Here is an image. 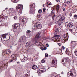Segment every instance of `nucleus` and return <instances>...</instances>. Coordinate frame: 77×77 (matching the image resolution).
Here are the masks:
<instances>
[{
    "instance_id": "f257e3e1",
    "label": "nucleus",
    "mask_w": 77,
    "mask_h": 77,
    "mask_svg": "<svg viewBox=\"0 0 77 77\" xmlns=\"http://www.w3.org/2000/svg\"><path fill=\"white\" fill-rule=\"evenodd\" d=\"M26 37L25 36H23L21 37V38L19 39L18 41L19 42V44L18 45V46L17 47L18 49H19L21 47V42L22 43H24L26 41Z\"/></svg>"
},
{
    "instance_id": "f03ea898",
    "label": "nucleus",
    "mask_w": 77,
    "mask_h": 77,
    "mask_svg": "<svg viewBox=\"0 0 77 77\" xmlns=\"http://www.w3.org/2000/svg\"><path fill=\"white\" fill-rule=\"evenodd\" d=\"M23 5L21 4H18L16 7V10L20 14H22V10Z\"/></svg>"
},
{
    "instance_id": "7ed1b4c3",
    "label": "nucleus",
    "mask_w": 77,
    "mask_h": 77,
    "mask_svg": "<svg viewBox=\"0 0 77 77\" xmlns=\"http://www.w3.org/2000/svg\"><path fill=\"white\" fill-rule=\"evenodd\" d=\"M69 60V59L68 58H65L62 60V62H61V63L63 64L64 66H65L66 67L68 68V66H67V64L66 63H68V60Z\"/></svg>"
},
{
    "instance_id": "20e7f679",
    "label": "nucleus",
    "mask_w": 77,
    "mask_h": 77,
    "mask_svg": "<svg viewBox=\"0 0 77 77\" xmlns=\"http://www.w3.org/2000/svg\"><path fill=\"white\" fill-rule=\"evenodd\" d=\"M6 36H8L10 37V36H9L8 35L6 34H3L2 35H1V40H3L4 41H7V38H6Z\"/></svg>"
},
{
    "instance_id": "39448f33",
    "label": "nucleus",
    "mask_w": 77,
    "mask_h": 77,
    "mask_svg": "<svg viewBox=\"0 0 77 77\" xmlns=\"http://www.w3.org/2000/svg\"><path fill=\"white\" fill-rule=\"evenodd\" d=\"M9 15L10 16H13V15H16L17 12L15 10L11 9L10 10H9Z\"/></svg>"
},
{
    "instance_id": "423d86ee",
    "label": "nucleus",
    "mask_w": 77,
    "mask_h": 77,
    "mask_svg": "<svg viewBox=\"0 0 77 77\" xmlns=\"http://www.w3.org/2000/svg\"><path fill=\"white\" fill-rule=\"evenodd\" d=\"M77 45V42L75 41H72L71 42V44L70 45L71 46L72 48H74L75 46Z\"/></svg>"
},
{
    "instance_id": "0eeeda50",
    "label": "nucleus",
    "mask_w": 77,
    "mask_h": 77,
    "mask_svg": "<svg viewBox=\"0 0 77 77\" xmlns=\"http://www.w3.org/2000/svg\"><path fill=\"white\" fill-rule=\"evenodd\" d=\"M51 67L56 68V66H57V60H56L55 61L54 60H53L51 63Z\"/></svg>"
},
{
    "instance_id": "6e6552de",
    "label": "nucleus",
    "mask_w": 77,
    "mask_h": 77,
    "mask_svg": "<svg viewBox=\"0 0 77 77\" xmlns=\"http://www.w3.org/2000/svg\"><path fill=\"white\" fill-rule=\"evenodd\" d=\"M3 54H4V55H6L7 54V55H9V54H11V51L9 49H7L6 50H4L3 51Z\"/></svg>"
},
{
    "instance_id": "1a4fd4ad",
    "label": "nucleus",
    "mask_w": 77,
    "mask_h": 77,
    "mask_svg": "<svg viewBox=\"0 0 77 77\" xmlns=\"http://www.w3.org/2000/svg\"><path fill=\"white\" fill-rule=\"evenodd\" d=\"M56 21H61V23H63V22L65 21V17H63L61 18L58 17L57 18Z\"/></svg>"
},
{
    "instance_id": "9d476101",
    "label": "nucleus",
    "mask_w": 77,
    "mask_h": 77,
    "mask_svg": "<svg viewBox=\"0 0 77 77\" xmlns=\"http://www.w3.org/2000/svg\"><path fill=\"white\" fill-rule=\"evenodd\" d=\"M54 37L55 38V40L57 42H60V40L59 37H60V36L59 35H55L54 36Z\"/></svg>"
},
{
    "instance_id": "9b49d317",
    "label": "nucleus",
    "mask_w": 77,
    "mask_h": 77,
    "mask_svg": "<svg viewBox=\"0 0 77 77\" xmlns=\"http://www.w3.org/2000/svg\"><path fill=\"white\" fill-rule=\"evenodd\" d=\"M10 58L11 59H13V60H14V62L17 60V57H16V56L14 54L11 55L10 57Z\"/></svg>"
},
{
    "instance_id": "f8f14e48",
    "label": "nucleus",
    "mask_w": 77,
    "mask_h": 77,
    "mask_svg": "<svg viewBox=\"0 0 77 77\" xmlns=\"http://www.w3.org/2000/svg\"><path fill=\"white\" fill-rule=\"evenodd\" d=\"M67 77H74V75L71 72H69L67 74Z\"/></svg>"
},
{
    "instance_id": "ddd939ff",
    "label": "nucleus",
    "mask_w": 77,
    "mask_h": 77,
    "mask_svg": "<svg viewBox=\"0 0 77 77\" xmlns=\"http://www.w3.org/2000/svg\"><path fill=\"white\" fill-rule=\"evenodd\" d=\"M20 26V23H16L15 25H13V27L14 29H17Z\"/></svg>"
},
{
    "instance_id": "4468645a",
    "label": "nucleus",
    "mask_w": 77,
    "mask_h": 77,
    "mask_svg": "<svg viewBox=\"0 0 77 77\" xmlns=\"http://www.w3.org/2000/svg\"><path fill=\"white\" fill-rule=\"evenodd\" d=\"M66 34H63V39L64 41H66Z\"/></svg>"
},
{
    "instance_id": "2eb2a0df",
    "label": "nucleus",
    "mask_w": 77,
    "mask_h": 77,
    "mask_svg": "<svg viewBox=\"0 0 77 77\" xmlns=\"http://www.w3.org/2000/svg\"><path fill=\"white\" fill-rule=\"evenodd\" d=\"M27 20L26 19V18H22L21 19V21L23 23H24L25 24L26 23V20Z\"/></svg>"
},
{
    "instance_id": "dca6fc26",
    "label": "nucleus",
    "mask_w": 77,
    "mask_h": 77,
    "mask_svg": "<svg viewBox=\"0 0 77 77\" xmlns=\"http://www.w3.org/2000/svg\"><path fill=\"white\" fill-rule=\"evenodd\" d=\"M32 69H34L35 70V69H38V67L36 65H34L32 66Z\"/></svg>"
},
{
    "instance_id": "f3484780",
    "label": "nucleus",
    "mask_w": 77,
    "mask_h": 77,
    "mask_svg": "<svg viewBox=\"0 0 77 77\" xmlns=\"http://www.w3.org/2000/svg\"><path fill=\"white\" fill-rule=\"evenodd\" d=\"M59 32V30L58 29V28H56L55 29V32H54V34H56V35L58 34V33Z\"/></svg>"
},
{
    "instance_id": "a211bd4d",
    "label": "nucleus",
    "mask_w": 77,
    "mask_h": 77,
    "mask_svg": "<svg viewBox=\"0 0 77 77\" xmlns=\"http://www.w3.org/2000/svg\"><path fill=\"white\" fill-rule=\"evenodd\" d=\"M36 27L37 28V29H41V24H37L36 25Z\"/></svg>"
},
{
    "instance_id": "6ab92c4d",
    "label": "nucleus",
    "mask_w": 77,
    "mask_h": 77,
    "mask_svg": "<svg viewBox=\"0 0 77 77\" xmlns=\"http://www.w3.org/2000/svg\"><path fill=\"white\" fill-rule=\"evenodd\" d=\"M35 12V10H33L32 9V10H31L29 12L30 14H34Z\"/></svg>"
},
{
    "instance_id": "aec40b11",
    "label": "nucleus",
    "mask_w": 77,
    "mask_h": 77,
    "mask_svg": "<svg viewBox=\"0 0 77 77\" xmlns=\"http://www.w3.org/2000/svg\"><path fill=\"white\" fill-rule=\"evenodd\" d=\"M39 35H40L39 33H38L35 36V38L36 39H38L40 38Z\"/></svg>"
},
{
    "instance_id": "412c9836",
    "label": "nucleus",
    "mask_w": 77,
    "mask_h": 77,
    "mask_svg": "<svg viewBox=\"0 0 77 77\" xmlns=\"http://www.w3.org/2000/svg\"><path fill=\"white\" fill-rule=\"evenodd\" d=\"M7 17H8V16H6L3 15L2 17V20H7L6 18H7Z\"/></svg>"
},
{
    "instance_id": "4be33fe9",
    "label": "nucleus",
    "mask_w": 77,
    "mask_h": 77,
    "mask_svg": "<svg viewBox=\"0 0 77 77\" xmlns=\"http://www.w3.org/2000/svg\"><path fill=\"white\" fill-rule=\"evenodd\" d=\"M73 26L74 25L73 24V23H70L69 25V27L71 28L72 27H73Z\"/></svg>"
},
{
    "instance_id": "5701e85b",
    "label": "nucleus",
    "mask_w": 77,
    "mask_h": 77,
    "mask_svg": "<svg viewBox=\"0 0 77 77\" xmlns=\"http://www.w3.org/2000/svg\"><path fill=\"white\" fill-rule=\"evenodd\" d=\"M56 9L57 12H59V5H57Z\"/></svg>"
},
{
    "instance_id": "b1692460",
    "label": "nucleus",
    "mask_w": 77,
    "mask_h": 77,
    "mask_svg": "<svg viewBox=\"0 0 77 77\" xmlns=\"http://www.w3.org/2000/svg\"><path fill=\"white\" fill-rule=\"evenodd\" d=\"M34 43H35L36 45H40L41 43L39 42H36V40H35V42H34Z\"/></svg>"
},
{
    "instance_id": "393cba45",
    "label": "nucleus",
    "mask_w": 77,
    "mask_h": 77,
    "mask_svg": "<svg viewBox=\"0 0 77 77\" xmlns=\"http://www.w3.org/2000/svg\"><path fill=\"white\" fill-rule=\"evenodd\" d=\"M30 42H28L26 44V46L27 47L28 46H29V45H30Z\"/></svg>"
},
{
    "instance_id": "a878e982",
    "label": "nucleus",
    "mask_w": 77,
    "mask_h": 77,
    "mask_svg": "<svg viewBox=\"0 0 77 77\" xmlns=\"http://www.w3.org/2000/svg\"><path fill=\"white\" fill-rule=\"evenodd\" d=\"M33 5H35V4L33 3V4H32L31 5H30V8H32V9H35V8H34V6H33Z\"/></svg>"
},
{
    "instance_id": "bb28decb",
    "label": "nucleus",
    "mask_w": 77,
    "mask_h": 77,
    "mask_svg": "<svg viewBox=\"0 0 77 77\" xmlns=\"http://www.w3.org/2000/svg\"><path fill=\"white\" fill-rule=\"evenodd\" d=\"M0 26H6V25L3 22L0 24Z\"/></svg>"
},
{
    "instance_id": "cd10ccee",
    "label": "nucleus",
    "mask_w": 77,
    "mask_h": 77,
    "mask_svg": "<svg viewBox=\"0 0 77 77\" xmlns=\"http://www.w3.org/2000/svg\"><path fill=\"white\" fill-rule=\"evenodd\" d=\"M14 60L13 59V60L12 59H11L9 61H8V62L9 63H11V62H13L14 61Z\"/></svg>"
},
{
    "instance_id": "c85d7f7f",
    "label": "nucleus",
    "mask_w": 77,
    "mask_h": 77,
    "mask_svg": "<svg viewBox=\"0 0 77 77\" xmlns=\"http://www.w3.org/2000/svg\"><path fill=\"white\" fill-rule=\"evenodd\" d=\"M37 17L38 18H39L41 17V14L39 13L38 14H37Z\"/></svg>"
},
{
    "instance_id": "c756f323",
    "label": "nucleus",
    "mask_w": 77,
    "mask_h": 77,
    "mask_svg": "<svg viewBox=\"0 0 77 77\" xmlns=\"http://www.w3.org/2000/svg\"><path fill=\"white\" fill-rule=\"evenodd\" d=\"M75 31L73 32V31H72V33L73 34H74V33H77V28H76V29H75Z\"/></svg>"
},
{
    "instance_id": "7c9ffc66",
    "label": "nucleus",
    "mask_w": 77,
    "mask_h": 77,
    "mask_svg": "<svg viewBox=\"0 0 77 77\" xmlns=\"http://www.w3.org/2000/svg\"><path fill=\"white\" fill-rule=\"evenodd\" d=\"M72 13H75V10L74 9H72Z\"/></svg>"
},
{
    "instance_id": "2f4dec72",
    "label": "nucleus",
    "mask_w": 77,
    "mask_h": 77,
    "mask_svg": "<svg viewBox=\"0 0 77 77\" xmlns=\"http://www.w3.org/2000/svg\"><path fill=\"white\" fill-rule=\"evenodd\" d=\"M41 72H45V69H43L40 70Z\"/></svg>"
},
{
    "instance_id": "473e14b6",
    "label": "nucleus",
    "mask_w": 77,
    "mask_h": 77,
    "mask_svg": "<svg viewBox=\"0 0 77 77\" xmlns=\"http://www.w3.org/2000/svg\"><path fill=\"white\" fill-rule=\"evenodd\" d=\"M45 60L44 59H43L41 60V63H44V62H45Z\"/></svg>"
},
{
    "instance_id": "72a5a7b5",
    "label": "nucleus",
    "mask_w": 77,
    "mask_h": 77,
    "mask_svg": "<svg viewBox=\"0 0 77 77\" xmlns=\"http://www.w3.org/2000/svg\"><path fill=\"white\" fill-rule=\"evenodd\" d=\"M27 57H24L23 59H22V60H24V61H26L27 60Z\"/></svg>"
},
{
    "instance_id": "f704fd0d",
    "label": "nucleus",
    "mask_w": 77,
    "mask_h": 77,
    "mask_svg": "<svg viewBox=\"0 0 77 77\" xmlns=\"http://www.w3.org/2000/svg\"><path fill=\"white\" fill-rule=\"evenodd\" d=\"M67 4H66V2H65L63 4V6H66V5Z\"/></svg>"
},
{
    "instance_id": "c9c22d12",
    "label": "nucleus",
    "mask_w": 77,
    "mask_h": 77,
    "mask_svg": "<svg viewBox=\"0 0 77 77\" xmlns=\"http://www.w3.org/2000/svg\"><path fill=\"white\" fill-rule=\"evenodd\" d=\"M41 12H42V10L41 9L39 10L38 11V13H39V14H41Z\"/></svg>"
},
{
    "instance_id": "e433bc0d",
    "label": "nucleus",
    "mask_w": 77,
    "mask_h": 77,
    "mask_svg": "<svg viewBox=\"0 0 77 77\" xmlns=\"http://www.w3.org/2000/svg\"><path fill=\"white\" fill-rule=\"evenodd\" d=\"M26 33H30V31L29 30H27V31H26Z\"/></svg>"
},
{
    "instance_id": "4c0bfd02",
    "label": "nucleus",
    "mask_w": 77,
    "mask_h": 77,
    "mask_svg": "<svg viewBox=\"0 0 77 77\" xmlns=\"http://www.w3.org/2000/svg\"><path fill=\"white\" fill-rule=\"evenodd\" d=\"M74 17L75 19H77V16L76 15H74Z\"/></svg>"
},
{
    "instance_id": "58836bf2",
    "label": "nucleus",
    "mask_w": 77,
    "mask_h": 77,
    "mask_svg": "<svg viewBox=\"0 0 77 77\" xmlns=\"http://www.w3.org/2000/svg\"><path fill=\"white\" fill-rule=\"evenodd\" d=\"M14 33L15 35H18V32L17 31H14Z\"/></svg>"
},
{
    "instance_id": "ea45409f",
    "label": "nucleus",
    "mask_w": 77,
    "mask_h": 77,
    "mask_svg": "<svg viewBox=\"0 0 77 77\" xmlns=\"http://www.w3.org/2000/svg\"><path fill=\"white\" fill-rule=\"evenodd\" d=\"M74 53L75 54L76 56H77V51H76V50L75 51Z\"/></svg>"
},
{
    "instance_id": "a19ab883",
    "label": "nucleus",
    "mask_w": 77,
    "mask_h": 77,
    "mask_svg": "<svg viewBox=\"0 0 77 77\" xmlns=\"http://www.w3.org/2000/svg\"><path fill=\"white\" fill-rule=\"evenodd\" d=\"M13 18L14 19V20H17V16H14Z\"/></svg>"
},
{
    "instance_id": "79ce46f5",
    "label": "nucleus",
    "mask_w": 77,
    "mask_h": 77,
    "mask_svg": "<svg viewBox=\"0 0 77 77\" xmlns=\"http://www.w3.org/2000/svg\"><path fill=\"white\" fill-rule=\"evenodd\" d=\"M16 0H11V1L12 2H13V3H16L15 2V1H16Z\"/></svg>"
},
{
    "instance_id": "37998d69",
    "label": "nucleus",
    "mask_w": 77,
    "mask_h": 77,
    "mask_svg": "<svg viewBox=\"0 0 77 77\" xmlns=\"http://www.w3.org/2000/svg\"><path fill=\"white\" fill-rule=\"evenodd\" d=\"M65 26H66V29H68V28H67V27H68V25H66V23H65Z\"/></svg>"
},
{
    "instance_id": "c03bdc74",
    "label": "nucleus",
    "mask_w": 77,
    "mask_h": 77,
    "mask_svg": "<svg viewBox=\"0 0 77 77\" xmlns=\"http://www.w3.org/2000/svg\"><path fill=\"white\" fill-rule=\"evenodd\" d=\"M46 46L47 47H49V45H48V44H47L46 45Z\"/></svg>"
},
{
    "instance_id": "a18cd8bd",
    "label": "nucleus",
    "mask_w": 77,
    "mask_h": 77,
    "mask_svg": "<svg viewBox=\"0 0 77 77\" xmlns=\"http://www.w3.org/2000/svg\"><path fill=\"white\" fill-rule=\"evenodd\" d=\"M64 49H65V47H64V46H63L62 48V50H63Z\"/></svg>"
},
{
    "instance_id": "49530a36",
    "label": "nucleus",
    "mask_w": 77,
    "mask_h": 77,
    "mask_svg": "<svg viewBox=\"0 0 77 77\" xmlns=\"http://www.w3.org/2000/svg\"><path fill=\"white\" fill-rule=\"evenodd\" d=\"M58 45L59 46H60L61 45H62V44H61V43H58Z\"/></svg>"
},
{
    "instance_id": "de8ad7c7",
    "label": "nucleus",
    "mask_w": 77,
    "mask_h": 77,
    "mask_svg": "<svg viewBox=\"0 0 77 77\" xmlns=\"http://www.w3.org/2000/svg\"><path fill=\"white\" fill-rule=\"evenodd\" d=\"M43 12H45V10H46V9L45 8H43Z\"/></svg>"
},
{
    "instance_id": "09e8293b",
    "label": "nucleus",
    "mask_w": 77,
    "mask_h": 77,
    "mask_svg": "<svg viewBox=\"0 0 77 77\" xmlns=\"http://www.w3.org/2000/svg\"><path fill=\"white\" fill-rule=\"evenodd\" d=\"M51 13L52 14H54V10H52Z\"/></svg>"
},
{
    "instance_id": "8fccbe9b",
    "label": "nucleus",
    "mask_w": 77,
    "mask_h": 77,
    "mask_svg": "<svg viewBox=\"0 0 77 77\" xmlns=\"http://www.w3.org/2000/svg\"><path fill=\"white\" fill-rule=\"evenodd\" d=\"M47 49V47H45L44 48H43V50H45Z\"/></svg>"
},
{
    "instance_id": "3c124183",
    "label": "nucleus",
    "mask_w": 77,
    "mask_h": 77,
    "mask_svg": "<svg viewBox=\"0 0 77 77\" xmlns=\"http://www.w3.org/2000/svg\"><path fill=\"white\" fill-rule=\"evenodd\" d=\"M70 3V1H67L66 3V4H69V3Z\"/></svg>"
},
{
    "instance_id": "603ef678",
    "label": "nucleus",
    "mask_w": 77,
    "mask_h": 77,
    "mask_svg": "<svg viewBox=\"0 0 77 77\" xmlns=\"http://www.w3.org/2000/svg\"><path fill=\"white\" fill-rule=\"evenodd\" d=\"M40 48H41V50H44V48L41 47Z\"/></svg>"
},
{
    "instance_id": "864d4df0",
    "label": "nucleus",
    "mask_w": 77,
    "mask_h": 77,
    "mask_svg": "<svg viewBox=\"0 0 77 77\" xmlns=\"http://www.w3.org/2000/svg\"><path fill=\"white\" fill-rule=\"evenodd\" d=\"M61 24H62V23H58L59 26H61Z\"/></svg>"
},
{
    "instance_id": "5fc2aeb1",
    "label": "nucleus",
    "mask_w": 77,
    "mask_h": 77,
    "mask_svg": "<svg viewBox=\"0 0 77 77\" xmlns=\"http://www.w3.org/2000/svg\"><path fill=\"white\" fill-rule=\"evenodd\" d=\"M69 15L70 17H72V13H70L69 14Z\"/></svg>"
},
{
    "instance_id": "6e6d98bb",
    "label": "nucleus",
    "mask_w": 77,
    "mask_h": 77,
    "mask_svg": "<svg viewBox=\"0 0 77 77\" xmlns=\"http://www.w3.org/2000/svg\"><path fill=\"white\" fill-rule=\"evenodd\" d=\"M55 15H54L53 17H52V19L53 20H54V17H55Z\"/></svg>"
},
{
    "instance_id": "4d7b16f0",
    "label": "nucleus",
    "mask_w": 77,
    "mask_h": 77,
    "mask_svg": "<svg viewBox=\"0 0 77 77\" xmlns=\"http://www.w3.org/2000/svg\"><path fill=\"white\" fill-rule=\"evenodd\" d=\"M45 56L46 57H48V54H45Z\"/></svg>"
},
{
    "instance_id": "13d9d810",
    "label": "nucleus",
    "mask_w": 77,
    "mask_h": 77,
    "mask_svg": "<svg viewBox=\"0 0 77 77\" xmlns=\"http://www.w3.org/2000/svg\"><path fill=\"white\" fill-rule=\"evenodd\" d=\"M60 0H56V1L57 2H59Z\"/></svg>"
},
{
    "instance_id": "bf43d9fd",
    "label": "nucleus",
    "mask_w": 77,
    "mask_h": 77,
    "mask_svg": "<svg viewBox=\"0 0 77 77\" xmlns=\"http://www.w3.org/2000/svg\"><path fill=\"white\" fill-rule=\"evenodd\" d=\"M70 32H72V29H70Z\"/></svg>"
},
{
    "instance_id": "052dcab7",
    "label": "nucleus",
    "mask_w": 77,
    "mask_h": 77,
    "mask_svg": "<svg viewBox=\"0 0 77 77\" xmlns=\"http://www.w3.org/2000/svg\"><path fill=\"white\" fill-rule=\"evenodd\" d=\"M67 53H68L69 54L70 52L69 51H67Z\"/></svg>"
},
{
    "instance_id": "680f3d73",
    "label": "nucleus",
    "mask_w": 77,
    "mask_h": 77,
    "mask_svg": "<svg viewBox=\"0 0 77 77\" xmlns=\"http://www.w3.org/2000/svg\"><path fill=\"white\" fill-rule=\"evenodd\" d=\"M17 64H19V63H20V62H18V61L17 62Z\"/></svg>"
},
{
    "instance_id": "e2e57ef3",
    "label": "nucleus",
    "mask_w": 77,
    "mask_h": 77,
    "mask_svg": "<svg viewBox=\"0 0 77 77\" xmlns=\"http://www.w3.org/2000/svg\"><path fill=\"white\" fill-rule=\"evenodd\" d=\"M51 5V4H50V3H49V4H48V6H50V5Z\"/></svg>"
},
{
    "instance_id": "0e129e2a",
    "label": "nucleus",
    "mask_w": 77,
    "mask_h": 77,
    "mask_svg": "<svg viewBox=\"0 0 77 77\" xmlns=\"http://www.w3.org/2000/svg\"><path fill=\"white\" fill-rule=\"evenodd\" d=\"M8 9V8L7 7L6 8H5V10H7Z\"/></svg>"
},
{
    "instance_id": "69168bd1",
    "label": "nucleus",
    "mask_w": 77,
    "mask_h": 77,
    "mask_svg": "<svg viewBox=\"0 0 77 77\" xmlns=\"http://www.w3.org/2000/svg\"><path fill=\"white\" fill-rule=\"evenodd\" d=\"M17 45V43H16V44H15L14 45L16 46V45Z\"/></svg>"
},
{
    "instance_id": "338daca9",
    "label": "nucleus",
    "mask_w": 77,
    "mask_h": 77,
    "mask_svg": "<svg viewBox=\"0 0 77 77\" xmlns=\"http://www.w3.org/2000/svg\"><path fill=\"white\" fill-rule=\"evenodd\" d=\"M36 27V25H34V27Z\"/></svg>"
},
{
    "instance_id": "774afa93",
    "label": "nucleus",
    "mask_w": 77,
    "mask_h": 77,
    "mask_svg": "<svg viewBox=\"0 0 77 77\" xmlns=\"http://www.w3.org/2000/svg\"><path fill=\"white\" fill-rule=\"evenodd\" d=\"M63 10V11H65V8H64Z\"/></svg>"
}]
</instances>
